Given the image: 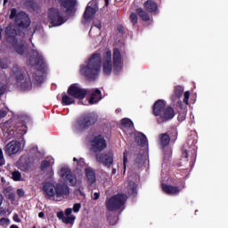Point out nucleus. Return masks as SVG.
I'll list each match as a JSON object with an SVG mask.
<instances>
[{
	"label": "nucleus",
	"instance_id": "obj_2",
	"mask_svg": "<svg viewBox=\"0 0 228 228\" xmlns=\"http://www.w3.org/2000/svg\"><path fill=\"white\" fill-rule=\"evenodd\" d=\"M101 72V55H93L87 62L80 66V74L89 79L95 77Z\"/></svg>",
	"mask_w": 228,
	"mask_h": 228
},
{
	"label": "nucleus",
	"instance_id": "obj_7",
	"mask_svg": "<svg viewBox=\"0 0 228 228\" xmlns=\"http://www.w3.org/2000/svg\"><path fill=\"white\" fill-rule=\"evenodd\" d=\"M95 122V118H92L91 116H84L79 118L75 123H74V129L77 131H83L84 129H86L88 126H92Z\"/></svg>",
	"mask_w": 228,
	"mask_h": 228
},
{
	"label": "nucleus",
	"instance_id": "obj_38",
	"mask_svg": "<svg viewBox=\"0 0 228 228\" xmlns=\"http://www.w3.org/2000/svg\"><path fill=\"white\" fill-rule=\"evenodd\" d=\"M123 165H124V168H126L127 165V151H124Z\"/></svg>",
	"mask_w": 228,
	"mask_h": 228
},
{
	"label": "nucleus",
	"instance_id": "obj_4",
	"mask_svg": "<svg viewBox=\"0 0 228 228\" xmlns=\"http://www.w3.org/2000/svg\"><path fill=\"white\" fill-rule=\"evenodd\" d=\"M58 175L64 181V183H69L71 186H75L77 183V179L72 175V171L67 166H61L59 168Z\"/></svg>",
	"mask_w": 228,
	"mask_h": 228
},
{
	"label": "nucleus",
	"instance_id": "obj_51",
	"mask_svg": "<svg viewBox=\"0 0 228 228\" xmlns=\"http://www.w3.org/2000/svg\"><path fill=\"white\" fill-rule=\"evenodd\" d=\"M3 204V195L0 194V206Z\"/></svg>",
	"mask_w": 228,
	"mask_h": 228
},
{
	"label": "nucleus",
	"instance_id": "obj_37",
	"mask_svg": "<svg viewBox=\"0 0 228 228\" xmlns=\"http://www.w3.org/2000/svg\"><path fill=\"white\" fill-rule=\"evenodd\" d=\"M73 161L75 163H77V165L80 166V167H83V165H85V159H80L79 160L77 159V158H74L73 159Z\"/></svg>",
	"mask_w": 228,
	"mask_h": 228
},
{
	"label": "nucleus",
	"instance_id": "obj_44",
	"mask_svg": "<svg viewBox=\"0 0 228 228\" xmlns=\"http://www.w3.org/2000/svg\"><path fill=\"white\" fill-rule=\"evenodd\" d=\"M6 117V110H0V118H4Z\"/></svg>",
	"mask_w": 228,
	"mask_h": 228
},
{
	"label": "nucleus",
	"instance_id": "obj_20",
	"mask_svg": "<svg viewBox=\"0 0 228 228\" xmlns=\"http://www.w3.org/2000/svg\"><path fill=\"white\" fill-rule=\"evenodd\" d=\"M102 99L101 96V91L96 90L92 94L91 98L88 100V104H97Z\"/></svg>",
	"mask_w": 228,
	"mask_h": 228
},
{
	"label": "nucleus",
	"instance_id": "obj_22",
	"mask_svg": "<svg viewBox=\"0 0 228 228\" xmlns=\"http://www.w3.org/2000/svg\"><path fill=\"white\" fill-rule=\"evenodd\" d=\"M144 8L148 12L152 13V12H156V10H158V4L151 0H148L147 2L144 3Z\"/></svg>",
	"mask_w": 228,
	"mask_h": 228
},
{
	"label": "nucleus",
	"instance_id": "obj_47",
	"mask_svg": "<svg viewBox=\"0 0 228 228\" xmlns=\"http://www.w3.org/2000/svg\"><path fill=\"white\" fill-rule=\"evenodd\" d=\"M95 28H98V29H101L102 28V24L101 21H97L96 23H94Z\"/></svg>",
	"mask_w": 228,
	"mask_h": 228
},
{
	"label": "nucleus",
	"instance_id": "obj_15",
	"mask_svg": "<svg viewBox=\"0 0 228 228\" xmlns=\"http://www.w3.org/2000/svg\"><path fill=\"white\" fill-rule=\"evenodd\" d=\"M166 106L167 102H165L164 100L157 101L153 106V113L155 117H161V115L165 112Z\"/></svg>",
	"mask_w": 228,
	"mask_h": 228
},
{
	"label": "nucleus",
	"instance_id": "obj_27",
	"mask_svg": "<svg viewBox=\"0 0 228 228\" xmlns=\"http://www.w3.org/2000/svg\"><path fill=\"white\" fill-rule=\"evenodd\" d=\"M74 102H76V101L73 96H69L67 94L62 96V104H64V106H70V104H74Z\"/></svg>",
	"mask_w": 228,
	"mask_h": 228
},
{
	"label": "nucleus",
	"instance_id": "obj_28",
	"mask_svg": "<svg viewBox=\"0 0 228 228\" xmlns=\"http://www.w3.org/2000/svg\"><path fill=\"white\" fill-rule=\"evenodd\" d=\"M135 141L141 145H145V143H147V137H145L142 133H137L135 134Z\"/></svg>",
	"mask_w": 228,
	"mask_h": 228
},
{
	"label": "nucleus",
	"instance_id": "obj_35",
	"mask_svg": "<svg viewBox=\"0 0 228 228\" xmlns=\"http://www.w3.org/2000/svg\"><path fill=\"white\" fill-rule=\"evenodd\" d=\"M130 20L132 22V24H136L138 22V16H136L135 13H131L130 15Z\"/></svg>",
	"mask_w": 228,
	"mask_h": 228
},
{
	"label": "nucleus",
	"instance_id": "obj_50",
	"mask_svg": "<svg viewBox=\"0 0 228 228\" xmlns=\"http://www.w3.org/2000/svg\"><path fill=\"white\" fill-rule=\"evenodd\" d=\"M38 216H39V218H44V212H40V213L38 214Z\"/></svg>",
	"mask_w": 228,
	"mask_h": 228
},
{
	"label": "nucleus",
	"instance_id": "obj_29",
	"mask_svg": "<svg viewBox=\"0 0 228 228\" xmlns=\"http://www.w3.org/2000/svg\"><path fill=\"white\" fill-rule=\"evenodd\" d=\"M136 12L142 20L144 21L151 20V16H149L147 12L143 11V9L139 8L136 10Z\"/></svg>",
	"mask_w": 228,
	"mask_h": 228
},
{
	"label": "nucleus",
	"instance_id": "obj_49",
	"mask_svg": "<svg viewBox=\"0 0 228 228\" xmlns=\"http://www.w3.org/2000/svg\"><path fill=\"white\" fill-rule=\"evenodd\" d=\"M53 175H54V171H53V169H50L49 177H53Z\"/></svg>",
	"mask_w": 228,
	"mask_h": 228
},
{
	"label": "nucleus",
	"instance_id": "obj_42",
	"mask_svg": "<svg viewBox=\"0 0 228 228\" xmlns=\"http://www.w3.org/2000/svg\"><path fill=\"white\" fill-rule=\"evenodd\" d=\"M12 220H13L14 222H17L18 224H20V218H19V215H17V214H14V215H13Z\"/></svg>",
	"mask_w": 228,
	"mask_h": 228
},
{
	"label": "nucleus",
	"instance_id": "obj_53",
	"mask_svg": "<svg viewBox=\"0 0 228 228\" xmlns=\"http://www.w3.org/2000/svg\"><path fill=\"white\" fill-rule=\"evenodd\" d=\"M10 228H19V226L12 224Z\"/></svg>",
	"mask_w": 228,
	"mask_h": 228
},
{
	"label": "nucleus",
	"instance_id": "obj_48",
	"mask_svg": "<svg viewBox=\"0 0 228 228\" xmlns=\"http://www.w3.org/2000/svg\"><path fill=\"white\" fill-rule=\"evenodd\" d=\"M173 136H174V140H176V138H177V131L176 130L173 131Z\"/></svg>",
	"mask_w": 228,
	"mask_h": 228
},
{
	"label": "nucleus",
	"instance_id": "obj_18",
	"mask_svg": "<svg viewBox=\"0 0 228 228\" xmlns=\"http://www.w3.org/2000/svg\"><path fill=\"white\" fill-rule=\"evenodd\" d=\"M175 116V113L174 112V109L168 107L164 110V112H162V114L160 115V118H162V120L164 121H167L174 118Z\"/></svg>",
	"mask_w": 228,
	"mask_h": 228
},
{
	"label": "nucleus",
	"instance_id": "obj_3",
	"mask_svg": "<svg viewBox=\"0 0 228 228\" xmlns=\"http://www.w3.org/2000/svg\"><path fill=\"white\" fill-rule=\"evenodd\" d=\"M43 191L49 199L55 197L56 200H61V199L70 193L69 186L61 183H57L56 186H54V184L51 183H46L43 186Z\"/></svg>",
	"mask_w": 228,
	"mask_h": 228
},
{
	"label": "nucleus",
	"instance_id": "obj_43",
	"mask_svg": "<svg viewBox=\"0 0 228 228\" xmlns=\"http://www.w3.org/2000/svg\"><path fill=\"white\" fill-rule=\"evenodd\" d=\"M17 193H18L19 197H24V194H25L23 189H18Z\"/></svg>",
	"mask_w": 228,
	"mask_h": 228
},
{
	"label": "nucleus",
	"instance_id": "obj_40",
	"mask_svg": "<svg viewBox=\"0 0 228 228\" xmlns=\"http://www.w3.org/2000/svg\"><path fill=\"white\" fill-rule=\"evenodd\" d=\"M79 209H81V205L79 203H77L73 206L74 213H79Z\"/></svg>",
	"mask_w": 228,
	"mask_h": 228
},
{
	"label": "nucleus",
	"instance_id": "obj_31",
	"mask_svg": "<svg viewBox=\"0 0 228 228\" xmlns=\"http://www.w3.org/2000/svg\"><path fill=\"white\" fill-rule=\"evenodd\" d=\"M11 179H13L14 181H22V175L19 171H13L11 174Z\"/></svg>",
	"mask_w": 228,
	"mask_h": 228
},
{
	"label": "nucleus",
	"instance_id": "obj_9",
	"mask_svg": "<svg viewBox=\"0 0 228 228\" xmlns=\"http://www.w3.org/2000/svg\"><path fill=\"white\" fill-rule=\"evenodd\" d=\"M68 94L74 99H85V95H86V90L81 88L79 85L74 84L69 86L68 89Z\"/></svg>",
	"mask_w": 228,
	"mask_h": 228
},
{
	"label": "nucleus",
	"instance_id": "obj_26",
	"mask_svg": "<svg viewBox=\"0 0 228 228\" xmlns=\"http://www.w3.org/2000/svg\"><path fill=\"white\" fill-rule=\"evenodd\" d=\"M12 76L18 79V81H22L24 79V77L22 76V73L20 72V69L18 68V66H14L12 68Z\"/></svg>",
	"mask_w": 228,
	"mask_h": 228
},
{
	"label": "nucleus",
	"instance_id": "obj_8",
	"mask_svg": "<svg viewBox=\"0 0 228 228\" xmlns=\"http://www.w3.org/2000/svg\"><path fill=\"white\" fill-rule=\"evenodd\" d=\"M48 19L50 22V27L53 26H61L65 20L63 17L60 15V12L56 9H50L48 12Z\"/></svg>",
	"mask_w": 228,
	"mask_h": 228
},
{
	"label": "nucleus",
	"instance_id": "obj_55",
	"mask_svg": "<svg viewBox=\"0 0 228 228\" xmlns=\"http://www.w3.org/2000/svg\"><path fill=\"white\" fill-rule=\"evenodd\" d=\"M8 3V0H4V4H6Z\"/></svg>",
	"mask_w": 228,
	"mask_h": 228
},
{
	"label": "nucleus",
	"instance_id": "obj_54",
	"mask_svg": "<svg viewBox=\"0 0 228 228\" xmlns=\"http://www.w3.org/2000/svg\"><path fill=\"white\" fill-rule=\"evenodd\" d=\"M179 120H184V116L181 118V116L178 117Z\"/></svg>",
	"mask_w": 228,
	"mask_h": 228
},
{
	"label": "nucleus",
	"instance_id": "obj_21",
	"mask_svg": "<svg viewBox=\"0 0 228 228\" xmlns=\"http://www.w3.org/2000/svg\"><path fill=\"white\" fill-rule=\"evenodd\" d=\"M126 192L130 197H134L138 193L136 183L130 182L126 187Z\"/></svg>",
	"mask_w": 228,
	"mask_h": 228
},
{
	"label": "nucleus",
	"instance_id": "obj_11",
	"mask_svg": "<svg viewBox=\"0 0 228 228\" xmlns=\"http://www.w3.org/2000/svg\"><path fill=\"white\" fill-rule=\"evenodd\" d=\"M97 10H98V7H97V3L95 1L90 2L87 4V7L84 13V19L86 22H88L89 20H92L94 19V15L97 13Z\"/></svg>",
	"mask_w": 228,
	"mask_h": 228
},
{
	"label": "nucleus",
	"instance_id": "obj_52",
	"mask_svg": "<svg viewBox=\"0 0 228 228\" xmlns=\"http://www.w3.org/2000/svg\"><path fill=\"white\" fill-rule=\"evenodd\" d=\"M17 53H18L19 54H22L23 51H22V50H20V49H17Z\"/></svg>",
	"mask_w": 228,
	"mask_h": 228
},
{
	"label": "nucleus",
	"instance_id": "obj_46",
	"mask_svg": "<svg viewBox=\"0 0 228 228\" xmlns=\"http://www.w3.org/2000/svg\"><path fill=\"white\" fill-rule=\"evenodd\" d=\"M4 94V86L3 85H0V95H3Z\"/></svg>",
	"mask_w": 228,
	"mask_h": 228
},
{
	"label": "nucleus",
	"instance_id": "obj_58",
	"mask_svg": "<svg viewBox=\"0 0 228 228\" xmlns=\"http://www.w3.org/2000/svg\"><path fill=\"white\" fill-rule=\"evenodd\" d=\"M34 228H36V227H34Z\"/></svg>",
	"mask_w": 228,
	"mask_h": 228
},
{
	"label": "nucleus",
	"instance_id": "obj_13",
	"mask_svg": "<svg viewBox=\"0 0 228 228\" xmlns=\"http://www.w3.org/2000/svg\"><path fill=\"white\" fill-rule=\"evenodd\" d=\"M72 215V208H67L65 214L63 212H58L57 216L60 220H62L63 224H74V220H76V216Z\"/></svg>",
	"mask_w": 228,
	"mask_h": 228
},
{
	"label": "nucleus",
	"instance_id": "obj_19",
	"mask_svg": "<svg viewBox=\"0 0 228 228\" xmlns=\"http://www.w3.org/2000/svg\"><path fill=\"white\" fill-rule=\"evenodd\" d=\"M121 129H123L125 133H129V131L133 129V121L127 118L121 119Z\"/></svg>",
	"mask_w": 228,
	"mask_h": 228
},
{
	"label": "nucleus",
	"instance_id": "obj_25",
	"mask_svg": "<svg viewBox=\"0 0 228 228\" xmlns=\"http://www.w3.org/2000/svg\"><path fill=\"white\" fill-rule=\"evenodd\" d=\"M170 143V136L167 134H162L159 136V145L161 147H167Z\"/></svg>",
	"mask_w": 228,
	"mask_h": 228
},
{
	"label": "nucleus",
	"instance_id": "obj_32",
	"mask_svg": "<svg viewBox=\"0 0 228 228\" xmlns=\"http://www.w3.org/2000/svg\"><path fill=\"white\" fill-rule=\"evenodd\" d=\"M183 92H184V89L182 86H176L175 89V95L176 99H179L183 95Z\"/></svg>",
	"mask_w": 228,
	"mask_h": 228
},
{
	"label": "nucleus",
	"instance_id": "obj_24",
	"mask_svg": "<svg viewBox=\"0 0 228 228\" xmlns=\"http://www.w3.org/2000/svg\"><path fill=\"white\" fill-rule=\"evenodd\" d=\"M86 175L90 184H94V183H95V173H94V170H92V168H86Z\"/></svg>",
	"mask_w": 228,
	"mask_h": 228
},
{
	"label": "nucleus",
	"instance_id": "obj_17",
	"mask_svg": "<svg viewBox=\"0 0 228 228\" xmlns=\"http://www.w3.org/2000/svg\"><path fill=\"white\" fill-rule=\"evenodd\" d=\"M162 190L165 193H167V195H177V193L181 191V189L167 184H162Z\"/></svg>",
	"mask_w": 228,
	"mask_h": 228
},
{
	"label": "nucleus",
	"instance_id": "obj_56",
	"mask_svg": "<svg viewBox=\"0 0 228 228\" xmlns=\"http://www.w3.org/2000/svg\"><path fill=\"white\" fill-rule=\"evenodd\" d=\"M1 33H3V29L0 28V39H1Z\"/></svg>",
	"mask_w": 228,
	"mask_h": 228
},
{
	"label": "nucleus",
	"instance_id": "obj_5",
	"mask_svg": "<svg viewBox=\"0 0 228 228\" xmlns=\"http://www.w3.org/2000/svg\"><path fill=\"white\" fill-rule=\"evenodd\" d=\"M127 200V197L124 194H118L113 196L107 201V208L109 211H115V209H118V208H122L126 201Z\"/></svg>",
	"mask_w": 228,
	"mask_h": 228
},
{
	"label": "nucleus",
	"instance_id": "obj_16",
	"mask_svg": "<svg viewBox=\"0 0 228 228\" xmlns=\"http://www.w3.org/2000/svg\"><path fill=\"white\" fill-rule=\"evenodd\" d=\"M35 56L37 60V69L42 72H45V69H47V65L45 64V61H44V59L42 58V54H40L38 52L35 53Z\"/></svg>",
	"mask_w": 228,
	"mask_h": 228
},
{
	"label": "nucleus",
	"instance_id": "obj_12",
	"mask_svg": "<svg viewBox=\"0 0 228 228\" xmlns=\"http://www.w3.org/2000/svg\"><path fill=\"white\" fill-rule=\"evenodd\" d=\"M21 144L19 141H12L8 142L5 146V153L8 156H13V154H17L19 151H20Z\"/></svg>",
	"mask_w": 228,
	"mask_h": 228
},
{
	"label": "nucleus",
	"instance_id": "obj_41",
	"mask_svg": "<svg viewBox=\"0 0 228 228\" xmlns=\"http://www.w3.org/2000/svg\"><path fill=\"white\" fill-rule=\"evenodd\" d=\"M4 156L3 155V150L0 149V165H4V161L3 160Z\"/></svg>",
	"mask_w": 228,
	"mask_h": 228
},
{
	"label": "nucleus",
	"instance_id": "obj_33",
	"mask_svg": "<svg viewBox=\"0 0 228 228\" xmlns=\"http://www.w3.org/2000/svg\"><path fill=\"white\" fill-rule=\"evenodd\" d=\"M5 197H7L9 200H12V202L15 201V194H13L12 192L5 191Z\"/></svg>",
	"mask_w": 228,
	"mask_h": 228
},
{
	"label": "nucleus",
	"instance_id": "obj_39",
	"mask_svg": "<svg viewBox=\"0 0 228 228\" xmlns=\"http://www.w3.org/2000/svg\"><path fill=\"white\" fill-rule=\"evenodd\" d=\"M183 97V102H185V104H188V101L190 99V92H185Z\"/></svg>",
	"mask_w": 228,
	"mask_h": 228
},
{
	"label": "nucleus",
	"instance_id": "obj_10",
	"mask_svg": "<svg viewBox=\"0 0 228 228\" xmlns=\"http://www.w3.org/2000/svg\"><path fill=\"white\" fill-rule=\"evenodd\" d=\"M91 149L94 152H101V151H104V149H106V140H104V137L101 135L94 137L91 142Z\"/></svg>",
	"mask_w": 228,
	"mask_h": 228
},
{
	"label": "nucleus",
	"instance_id": "obj_30",
	"mask_svg": "<svg viewBox=\"0 0 228 228\" xmlns=\"http://www.w3.org/2000/svg\"><path fill=\"white\" fill-rule=\"evenodd\" d=\"M51 165H54L53 159H48L47 160H44L41 164V168L42 170H45V168H48V167H51Z\"/></svg>",
	"mask_w": 228,
	"mask_h": 228
},
{
	"label": "nucleus",
	"instance_id": "obj_1",
	"mask_svg": "<svg viewBox=\"0 0 228 228\" xmlns=\"http://www.w3.org/2000/svg\"><path fill=\"white\" fill-rule=\"evenodd\" d=\"M102 67L103 74L105 76H110L111 72L114 74H118L124 67V62H122V53L120 50L115 48L113 52V61H111V51L107 50L102 58Z\"/></svg>",
	"mask_w": 228,
	"mask_h": 228
},
{
	"label": "nucleus",
	"instance_id": "obj_34",
	"mask_svg": "<svg viewBox=\"0 0 228 228\" xmlns=\"http://www.w3.org/2000/svg\"><path fill=\"white\" fill-rule=\"evenodd\" d=\"M0 67L1 69H7L8 68V61L6 59L0 60Z\"/></svg>",
	"mask_w": 228,
	"mask_h": 228
},
{
	"label": "nucleus",
	"instance_id": "obj_14",
	"mask_svg": "<svg viewBox=\"0 0 228 228\" xmlns=\"http://www.w3.org/2000/svg\"><path fill=\"white\" fill-rule=\"evenodd\" d=\"M96 161L98 163H101L102 165H105L106 167L111 165L113 163V154L108 153V154H97L96 155Z\"/></svg>",
	"mask_w": 228,
	"mask_h": 228
},
{
	"label": "nucleus",
	"instance_id": "obj_45",
	"mask_svg": "<svg viewBox=\"0 0 228 228\" xmlns=\"http://www.w3.org/2000/svg\"><path fill=\"white\" fill-rule=\"evenodd\" d=\"M99 197H100L99 192H94V193L93 194V199H94V200H97V199H99Z\"/></svg>",
	"mask_w": 228,
	"mask_h": 228
},
{
	"label": "nucleus",
	"instance_id": "obj_6",
	"mask_svg": "<svg viewBox=\"0 0 228 228\" xmlns=\"http://www.w3.org/2000/svg\"><path fill=\"white\" fill-rule=\"evenodd\" d=\"M10 19H15L18 26H22V28H28L29 26V17L24 12H17V9H12Z\"/></svg>",
	"mask_w": 228,
	"mask_h": 228
},
{
	"label": "nucleus",
	"instance_id": "obj_36",
	"mask_svg": "<svg viewBox=\"0 0 228 228\" xmlns=\"http://www.w3.org/2000/svg\"><path fill=\"white\" fill-rule=\"evenodd\" d=\"M0 225H3V226L10 225V219H8V218H1L0 219Z\"/></svg>",
	"mask_w": 228,
	"mask_h": 228
},
{
	"label": "nucleus",
	"instance_id": "obj_57",
	"mask_svg": "<svg viewBox=\"0 0 228 228\" xmlns=\"http://www.w3.org/2000/svg\"><path fill=\"white\" fill-rule=\"evenodd\" d=\"M106 4H108V0H105Z\"/></svg>",
	"mask_w": 228,
	"mask_h": 228
},
{
	"label": "nucleus",
	"instance_id": "obj_23",
	"mask_svg": "<svg viewBox=\"0 0 228 228\" xmlns=\"http://www.w3.org/2000/svg\"><path fill=\"white\" fill-rule=\"evenodd\" d=\"M59 2L64 8H66V12H69L70 8L76 6V0H59Z\"/></svg>",
	"mask_w": 228,
	"mask_h": 228
}]
</instances>
